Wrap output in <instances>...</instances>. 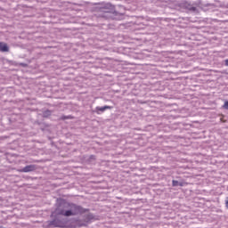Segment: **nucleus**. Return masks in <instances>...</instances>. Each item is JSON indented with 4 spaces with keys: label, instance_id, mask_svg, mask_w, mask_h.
I'll use <instances>...</instances> for the list:
<instances>
[{
    "label": "nucleus",
    "instance_id": "3",
    "mask_svg": "<svg viewBox=\"0 0 228 228\" xmlns=\"http://www.w3.org/2000/svg\"><path fill=\"white\" fill-rule=\"evenodd\" d=\"M51 218L52 220L48 221L49 227H61V224H63L61 222V214H58L56 208L52 212Z\"/></svg>",
    "mask_w": 228,
    "mask_h": 228
},
{
    "label": "nucleus",
    "instance_id": "6",
    "mask_svg": "<svg viewBox=\"0 0 228 228\" xmlns=\"http://www.w3.org/2000/svg\"><path fill=\"white\" fill-rule=\"evenodd\" d=\"M10 51V47L4 42H0V53H8Z\"/></svg>",
    "mask_w": 228,
    "mask_h": 228
},
{
    "label": "nucleus",
    "instance_id": "13",
    "mask_svg": "<svg viewBox=\"0 0 228 228\" xmlns=\"http://www.w3.org/2000/svg\"><path fill=\"white\" fill-rule=\"evenodd\" d=\"M223 109L224 110H228V101L224 102V103L223 105Z\"/></svg>",
    "mask_w": 228,
    "mask_h": 228
},
{
    "label": "nucleus",
    "instance_id": "12",
    "mask_svg": "<svg viewBox=\"0 0 228 228\" xmlns=\"http://www.w3.org/2000/svg\"><path fill=\"white\" fill-rule=\"evenodd\" d=\"M88 161H95V155L89 156Z\"/></svg>",
    "mask_w": 228,
    "mask_h": 228
},
{
    "label": "nucleus",
    "instance_id": "15",
    "mask_svg": "<svg viewBox=\"0 0 228 228\" xmlns=\"http://www.w3.org/2000/svg\"><path fill=\"white\" fill-rule=\"evenodd\" d=\"M225 207H226L227 209H228V197H227L226 200H225Z\"/></svg>",
    "mask_w": 228,
    "mask_h": 228
},
{
    "label": "nucleus",
    "instance_id": "8",
    "mask_svg": "<svg viewBox=\"0 0 228 228\" xmlns=\"http://www.w3.org/2000/svg\"><path fill=\"white\" fill-rule=\"evenodd\" d=\"M53 115V110H45L43 111L42 117L44 118H49Z\"/></svg>",
    "mask_w": 228,
    "mask_h": 228
},
{
    "label": "nucleus",
    "instance_id": "14",
    "mask_svg": "<svg viewBox=\"0 0 228 228\" xmlns=\"http://www.w3.org/2000/svg\"><path fill=\"white\" fill-rule=\"evenodd\" d=\"M20 67H28V64L24 63V62H20Z\"/></svg>",
    "mask_w": 228,
    "mask_h": 228
},
{
    "label": "nucleus",
    "instance_id": "7",
    "mask_svg": "<svg viewBox=\"0 0 228 228\" xmlns=\"http://www.w3.org/2000/svg\"><path fill=\"white\" fill-rule=\"evenodd\" d=\"M184 8L186 10H189V12H197V7L193 6V4H191L190 3H185Z\"/></svg>",
    "mask_w": 228,
    "mask_h": 228
},
{
    "label": "nucleus",
    "instance_id": "4",
    "mask_svg": "<svg viewBox=\"0 0 228 228\" xmlns=\"http://www.w3.org/2000/svg\"><path fill=\"white\" fill-rule=\"evenodd\" d=\"M35 170H37V165H28L26 167H24L23 168H21L20 170V172H23L24 174H28L29 172H35Z\"/></svg>",
    "mask_w": 228,
    "mask_h": 228
},
{
    "label": "nucleus",
    "instance_id": "5",
    "mask_svg": "<svg viewBox=\"0 0 228 228\" xmlns=\"http://www.w3.org/2000/svg\"><path fill=\"white\" fill-rule=\"evenodd\" d=\"M106 110H113L112 106L105 105L103 107H96L94 112L97 113V115H101V113H104Z\"/></svg>",
    "mask_w": 228,
    "mask_h": 228
},
{
    "label": "nucleus",
    "instance_id": "1",
    "mask_svg": "<svg viewBox=\"0 0 228 228\" xmlns=\"http://www.w3.org/2000/svg\"><path fill=\"white\" fill-rule=\"evenodd\" d=\"M90 209L83 208L81 205H77L74 202H69L65 200H61L58 201L56 208V213L61 215V216H79L80 215H85L88 213Z\"/></svg>",
    "mask_w": 228,
    "mask_h": 228
},
{
    "label": "nucleus",
    "instance_id": "9",
    "mask_svg": "<svg viewBox=\"0 0 228 228\" xmlns=\"http://www.w3.org/2000/svg\"><path fill=\"white\" fill-rule=\"evenodd\" d=\"M85 222H86V224H88V222L94 220V214L89 213L87 215L85 216Z\"/></svg>",
    "mask_w": 228,
    "mask_h": 228
},
{
    "label": "nucleus",
    "instance_id": "11",
    "mask_svg": "<svg viewBox=\"0 0 228 228\" xmlns=\"http://www.w3.org/2000/svg\"><path fill=\"white\" fill-rule=\"evenodd\" d=\"M61 120H70L72 119V116L69 115V116H61Z\"/></svg>",
    "mask_w": 228,
    "mask_h": 228
},
{
    "label": "nucleus",
    "instance_id": "10",
    "mask_svg": "<svg viewBox=\"0 0 228 228\" xmlns=\"http://www.w3.org/2000/svg\"><path fill=\"white\" fill-rule=\"evenodd\" d=\"M172 186H183V183H180L177 180H173L172 181Z\"/></svg>",
    "mask_w": 228,
    "mask_h": 228
},
{
    "label": "nucleus",
    "instance_id": "16",
    "mask_svg": "<svg viewBox=\"0 0 228 228\" xmlns=\"http://www.w3.org/2000/svg\"><path fill=\"white\" fill-rule=\"evenodd\" d=\"M225 65H226V67H228V59L225 60Z\"/></svg>",
    "mask_w": 228,
    "mask_h": 228
},
{
    "label": "nucleus",
    "instance_id": "2",
    "mask_svg": "<svg viewBox=\"0 0 228 228\" xmlns=\"http://www.w3.org/2000/svg\"><path fill=\"white\" fill-rule=\"evenodd\" d=\"M100 12L102 13L100 17H103L105 19L112 17L111 15H113V17H120L124 15L123 13H119L118 12L115 11V5L111 4H107L105 6L102 7Z\"/></svg>",
    "mask_w": 228,
    "mask_h": 228
}]
</instances>
